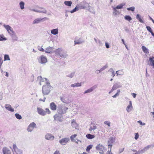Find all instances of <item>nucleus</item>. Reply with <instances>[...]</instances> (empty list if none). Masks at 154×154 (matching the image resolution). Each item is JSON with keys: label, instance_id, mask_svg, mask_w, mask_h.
<instances>
[{"label": "nucleus", "instance_id": "21", "mask_svg": "<svg viewBox=\"0 0 154 154\" xmlns=\"http://www.w3.org/2000/svg\"><path fill=\"white\" fill-rule=\"evenodd\" d=\"M133 106L132 104L131 101L129 102V104L128 105L126 108V110L128 112H130L132 110Z\"/></svg>", "mask_w": 154, "mask_h": 154}, {"label": "nucleus", "instance_id": "34", "mask_svg": "<svg viewBox=\"0 0 154 154\" xmlns=\"http://www.w3.org/2000/svg\"><path fill=\"white\" fill-rule=\"evenodd\" d=\"M79 9H80L79 8V6L77 5L70 12L71 13H73L76 11H78Z\"/></svg>", "mask_w": 154, "mask_h": 154}, {"label": "nucleus", "instance_id": "47", "mask_svg": "<svg viewBox=\"0 0 154 154\" xmlns=\"http://www.w3.org/2000/svg\"><path fill=\"white\" fill-rule=\"evenodd\" d=\"M15 116L16 117V118L17 119H22L21 116L18 113L15 114Z\"/></svg>", "mask_w": 154, "mask_h": 154}, {"label": "nucleus", "instance_id": "52", "mask_svg": "<svg viewBox=\"0 0 154 154\" xmlns=\"http://www.w3.org/2000/svg\"><path fill=\"white\" fill-rule=\"evenodd\" d=\"M104 124L110 127V122L109 121H105L104 122Z\"/></svg>", "mask_w": 154, "mask_h": 154}, {"label": "nucleus", "instance_id": "10", "mask_svg": "<svg viewBox=\"0 0 154 154\" xmlns=\"http://www.w3.org/2000/svg\"><path fill=\"white\" fill-rule=\"evenodd\" d=\"M3 26L7 30L8 33L9 34V35L14 32L13 30L11 27L9 25L4 24L3 25Z\"/></svg>", "mask_w": 154, "mask_h": 154}, {"label": "nucleus", "instance_id": "64", "mask_svg": "<svg viewBox=\"0 0 154 154\" xmlns=\"http://www.w3.org/2000/svg\"><path fill=\"white\" fill-rule=\"evenodd\" d=\"M107 154H112V153L111 152V150H108L107 152Z\"/></svg>", "mask_w": 154, "mask_h": 154}, {"label": "nucleus", "instance_id": "25", "mask_svg": "<svg viewBox=\"0 0 154 154\" xmlns=\"http://www.w3.org/2000/svg\"><path fill=\"white\" fill-rule=\"evenodd\" d=\"M3 152L4 154H10L11 151L9 149L6 147H5L3 148Z\"/></svg>", "mask_w": 154, "mask_h": 154}, {"label": "nucleus", "instance_id": "49", "mask_svg": "<svg viewBox=\"0 0 154 154\" xmlns=\"http://www.w3.org/2000/svg\"><path fill=\"white\" fill-rule=\"evenodd\" d=\"M134 9L135 7L134 6L127 8V10L128 11H134Z\"/></svg>", "mask_w": 154, "mask_h": 154}, {"label": "nucleus", "instance_id": "40", "mask_svg": "<svg viewBox=\"0 0 154 154\" xmlns=\"http://www.w3.org/2000/svg\"><path fill=\"white\" fill-rule=\"evenodd\" d=\"M142 49L144 53H149L148 49L144 46H143L142 47Z\"/></svg>", "mask_w": 154, "mask_h": 154}, {"label": "nucleus", "instance_id": "23", "mask_svg": "<svg viewBox=\"0 0 154 154\" xmlns=\"http://www.w3.org/2000/svg\"><path fill=\"white\" fill-rule=\"evenodd\" d=\"M60 100L62 101L64 103H69V100L68 99H66L65 96H64L61 97Z\"/></svg>", "mask_w": 154, "mask_h": 154}, {"label": "nucleus", "instance_id": "36", "mask_svg": "<svg viewBox=\"0 0 154 154\" xmlns=\"http://www.w3.org/2000/svg\"><path fill=\"white\" fill-rule=\"evenodd\" d=\"M154 147V145H148L144 148L145 151L148 150L149 148H153Z\"/></svg>", "mask_w": 154, "mask_h": 154}, {"label": "nucleus", "instance_id": "55", "mask_svg": "<svg viewBox=\"0 0 154 154\" xmlns=\"http://www.w3.org/2000/svg\"><path fill=\"white\" fill-rule=\"evenodd\" d=\"M137 122L140 124L142 125H145V124L144 123L142 122L141 121L139 120Z\"/></svg>", "mask_w": 154, "mask_h": 154}, {"label": "nucleus", "instance_id": "60", "mask_svg": "<svg viewBox=\"0 0 154 154\" xmlns=\"http://www.w3.org/2000/svg\"><path fill=\"white\" fill-rule=\"evenodd\" d=\"M105 46L107 48H109V46L108 43L106 42L105 43Z\"/></svg>", "mask_w": 154, "mask_h": 154}, {"label": "nucleus", "instance_id": "61", "mask_svg": "<svg viewBox=\"0 0 154 154\" xmlns=\"http://www.w3.org/2000/svg\"><path fill=\"white\" fill-rule=\"evenodd\" d=\"M124 148L122 149H120L119 150V152L120 153H121V152H122L124 150Z\"/></svg>", "mask_w": 154, "mask_h": 154}, {"label": "nucleus", "instance_id": "56", "mask_svg": "<svg viewBox=\"0 0 154 154\" xmlns=\"http://www.w3.org/2000/svg\"><path fill=\"white\" fill-rule=\"evenodd\" d=\"M3 93L0 92V100H2L3 99Z\"/></svg>", "mask_w": 154, "mask_h": 154}, {"label": "nucleus", "instance_id": "18", "mask_svg": "<svg viewBox=\"0 0 154 154\" xmlns=\"http://www.w3.org/2000/svg\"><path fill=\"white\" fill-rule=\"evenodd\" d=\"M115 139L112 137H111L109 139V140L108 141L107 144L109 147L110 146V149L111 148L112 146V144L113 143Z\"/></svg>", "mask_w": 154, "mask_h": 154}, {"label": "nucleus", "instance_id": "48", "mask_svg": "<svg viewBox=\"0 0 154 154\" xmlns=\"http://www.w3.org/2000/svg\"><path fill=\"white\" fill-rule=\"evenodd\" d=\"M92 146H93V145H90L88 146L87 147V149H86V151L88 152H89L90 150L92 148Z\"/></svg>", "mask_w": 154, "mask_h": 154}, {"label": "nucleus", "instance_id": "26", "mask_svg": "<svg viewBox=\"0 0 154 154\" xmlns=\"http://www.w3.org/2000/svg\"><path fill=\"white\" fill-rule=\"evenodd\" d=\"M136 18L141 23H143V18L141 16L138 14H137L136 15Z\"/></svg>", "mask_w": 154, "mask_h": 154}, {"label": "nucleus", "instance_id": "3", "mask_svg": "<svg viewBox=\"0 0 154 154\" xmlns=\"http://www.w3.org/2000/svg\"><path fill=\"white\" fill-rule=\"evenodd\" d=\"M54 52L56 55H59L61 58H65L68 56L67 51L61 48L57 49Z\"/></svg>", "mask_w": 154, "mask_h": 154}, {"label": "nucleus", "instance_id": "44", "mask_svg": "<svg viewBox=\"0 0 154 154\" xmlns=\"http://www.w3.org/2000/svg\"><path fill=\"white\" fill-rule=\"evenodd\" d=\"M75 73V72H73L71 73L70 74L66 75V76L70 78H73L74 76Z\"/></svg>", "mask_w": 154, "mask_h": 154}, {"label": "nucleus", "instance_id": "62", "mask_svg": "<svg viewBox=\"0 0 154 154\" xmlns=\"http://www.w3.org/2000/svg\"><path fill=\"white\" fill-rule=\"evenodd\" d=\"M3 63V61L2 60V58L0 56V64H2Z\"/></svg>", "mask_w": 154, "mask_h": 154}, {"label": "nucleus", "instance_id": "24", "mask_svg": "<svg viewBox=\"0 0 154 154\" xmlns=\"http://www.w3.org/2000/svg\"><path fill=\"white\" fill-rule=\"evenodd\" d=\"M121 86L119 83H116L114 85L112 88L114 90L118 88H121Z\"/></svg>", "mask_w": 154, "mask_h": 154}, {"label": "nucleus", "instance_id": "11", "mask_svg": "<svg viewBox=\"0 0 154 154\" xmlns=\"http://www.w3.org/2000/svg\"><path fill=\"white\" fill-rule=\"evenodd\" d=\"M38 62L41 64H44L47 62V59L46 57L44 55H41L39 57Z\"/></svg>", "mask_w": 154, "mask_h": 154}, {"label": "nucleus", "instance_id": "43", "mask_svg": "<svg viewBox=\"0 0 154 154\" xmlns=\"http://www.w3.org/2000/svg\"><path fill=\"white\" fill-rule=\"evenodd\" d=\"M97 128V126L96 125H91L90 126L89 130V131H91L92 130H94L96 129Z\"/></svg>", "mask_w": 154, "mask_h": 154}, {"label": "nucleus", "instance_id": "5", "mask_svg": "<svg viewBox=\"0 0 154 154\" xmlns=\"http://www.w3.org/2000/svg\"><path fill=\"white\" fill-rule=\"evenodd\" d=\"M45 110V111L40 107H38L37 108L38 113L41 116H44L46 115V113L49 114L51 113V111L48 108H46Z\"/></svg>", "mask_w": 154, "mask_h": 154}, {"label": "nucleus", "instance_id": "53", "mask_svg": "<svg viewBox=\"0 0 154 154\" xmlns=\"http://www.w3.org/2000/svg\"><path fill=\"white\" fill-rule=\"evenodd\" d=\"M139 135L138 134V133H137L135 134V137H134V139L135 140H137L139 137Z\"/></svg>", "mask_w": 154, "mask_h": 154}, {"label": "nucleus", "instance_id": "50", "mask_svg": "<svg viewBox=\"0 0 154 154\" xmlns=\"http://www.w3.org/2000/svg\"><path fill=\"white\" fill-rule=\"evenodd\" d=\"M116 75L117 76L118 75H122L123 74L122 72L120 71H116Z\"/></svg>", "mask_w": 154, "mask_h": 154}, {"label": "nucleus", "instance_id": "16", "mask_svg": "<svg viewBox=\"0 0 154 154\" xmlns=\"http://www.w3.org/2000/svg\"><path fill=\"white\" fill-rule=\"evenodd\" d=\"M45 138L47 140H52L54 139V137L51 134L47 133L45 135Z\"/></svg>", "mask_w": 154, "mask_h": 154}, {"label": "nucleus", "instance_id": "29", "mask_svg": "<svg viewBox=\"0 0 154 154\" xmlns=\"http://www.w3.org/2000/svg\"><path fill=\"white\" fill-rule=\"evenodd\" d=\"M82 82H78L77 83H75L74 84H72L70 85V86L73 87H80L82 85Z\"/></svg>", "mask_w": 154, "mask_h": 154}, {"label": "nucleus", "instance_id": "45", "mask_svg": "<svg viewBox=\"0 0 154 154\" xmlns=\"http://www.w3.org/2000/svg\"><path fill=\"white\" fill-rule=\"evenodd\" d=\"M4 61L10 60V59L9 55L8 54H5L4 56Z\"/></svg>", "mask_w": 154, "mask_h": 154}, {"label": "nucleus", "instance_id": "22", "mask_svg": "<svg viewBox=\"0 0 154 154\" xmlns=\"http://www.w3.org/2000/svg\"><path fill=\"white\" fill-rule=\"evenodd\" d=\"M50 106L51 109L53 111H55L57 109V105L54 102L51 103Z\"/></svg>", "mask_w": 154, "mask_h": 154}, {"label": "nucleus", "instance_id": "51", "mask_svg": "<svg viewBox=\"0 0 154 154\" xmlns=\"http://www.w3.org/2000/svg\"><path fill=\"white\" fill-rule=\"evenodd\" d=\"M42 47H40V46H38L37 48L38 50L41 51H44V49L42 48Z\"/></svg>", "mask_w": 154, "mask_h": 154}, {"label": "nucleus", "instance_id": "6", "mask_svg": "<svg viewBox=\"0 0 154 154\" xmlns=\"http://www.w3.org/2000/svg\"><path fill=\"white\" fill-rule=\"evenodd\" d=\"M96 149L97 152L101 154H103V153L106 151L105 147L101 144H99L96 146Z\"/></svg>", "mask_w": 154, "mask_h": 154}, {"label": "nucleus", "instance_id": "57", "mask_svg": "<svg viewBox=\"0 0 154 154\" xmlns=\"http://www.w3.org/2000/svg\"><path fill=\"white\" fill-rule=\"evenodd\" d=\"M140 151L141 154H143V153H144L146 152L144 148L140 150Z\"/></svg>", "mask_w": 154, "mask_h": 154}, {"label": "nucleus", "instance_id": "32", "mask_svg": "<svg viewBox=\"0 0 154 154\" xmlns=\"http://www.w3.org/2000/svg\"><path fill=\"white\" fill-rule=\"evenodd\" d=\"M150 61V64L151 66H153V68H154V57H150L149 59Z\"/></svg>", "mask_w": 154, "mask_h": 154}, {"label": "nucleus", "instance_id": "4", "mask_svg": "<svg viewBox=\"0 0 154 154\" xmlns=\"http://www.w3.org/2000/svg\"><path fill=\"white\" fill-rule=\"evenodd\" d=\"M78 5L79 6V8L80 9H86L90 12L91 7L89 5V3H88L86 2V1H84L82 2L79 3Z\"/></svg>", "mask_w": 154, "mask_h": 154}, {"label": "nucleus", "instance_id": "59", "mask_svg": "<svg viewBox=\"0 0 154 154\" xmlns=\"http://www.w3.org/2000/svg\"><path fill=\"white\" fill-rule=\"evenodd\" d=\"M53 154H60V153L59 151L57 150L54 152Z\"/></svg>", "mask_w": 154, "mask_h": 154}, {"label": "nucleus", "instance_id": "63", "mask_svg": "<svg viewBox=\"0 0 154 154\" xmlns=\"http://www.w3.org/2000/svg\"><path fill=\"white\" fill-rule=\"evenodd\" d=\"M109 71L110 72L112 73H113V72H114V71L112 68H111L109 70Z\"/></svg>", "mask_w": 154, "mask_h": 154}, {"label": "nucleus", "instance_id": "27", "mask_svg": "<svg viewBox=\"0 0 154 154\" xmlns=\"http://www.w3.org/2000/svg\"><path fill=\"white\" fill-rule=\"evenodd\" d=\"M113 10V11L112 13L114 15H117L120 14V12L118 10H117V8H116V7H112Z\"/></svg>", "mask_w": 154, "mask_h": 154}, {"label": "nucleus", "instance_id": "31", "mask_svg": "<svg viewBox=\"0 0 154 154\" xmlns=\"http://www.w3.org/2000/svg\"><path fill=\"white\" fill-rule=\"evenodd\" d=\"M108 67V66L107 65H106L102 67L101 68L100 70H98L96 71V72H98V73H100L101 72L103 71L105 69H106Z\"/></svg>", "mask_w": 154, "mask_h": 154}, {"label": "nucleus", "instance_id": "12", "mask_svg": "<svg viewBox=\"0 0 154 154\" xmlns=\"http://www.w3.org/2000/svg\"><path fill=\"white\" fill-rule=\"evenodd\" d=\"M70 139L69 137L63 138L59 140V143L62 145H66L69 141Z\"/></svg>", "mask_w": 154, "mask_h": 154}, {"label": "nucleus", "instance_id": "15", "mask_svg": "<svg viewBox=\"0 0 154 154\" xmlns=\"http://www.w3.org/2000/svg\"><path fill=\"white\" fill-rule=\"evenodd\" d=\"M97 87V85H95L91 87L89 89L85 91L84 92V94H85L87 93H88L92 92L94 90H95Z\"/></svg>", "mask_w": 154, "mask_h": 154}, {"label": "nucleus", "instance_id": "39", "mask_svg": "<svg viewBox=\"0 0 154 154\" xmlns=\"http://www.w3.org/2000/svg\"><path fill=\"white\" fill-rule=\"evenodd\" d=\"M86 137L88 139H91L94 138L95 137V136L93 135H92L91 134H87L86 135Z\"/></svg>", "mask_w": 154, "mask_h": 154}, {"label": "nucleus", "instance_id": "38", "mask_svg": "<svg viewBox=\"0 0 154 154\" xmlns=\"http://www.w3.org/2000/svg\"><path fill=\"white\" fill-rule=\"evenodd\" d=\"M125 5V3H122L119 5H118L116 7V8L117 9H120L123 8V7Z\"/></svg>", "mask_w": 154, "mask_h": 154}, {"label": "nucleus", "instance_id": "46", "mask_svg": "<svg viewBox=\"0 0 154 154\" xmlns=\"http://www.w3.org/2000/svg\"><path fill=\"white\" fill-rule=\"evenodd\" d=\"M125 19L127 20L128 21H130V20H131L132 19L131 17L129 15H126L125 17Z\"/></svg>", "mask_w": 154, "mask_h": 154}, {"label": "nucleus", "instance_id": "41", "mask_svg": "<svg viewBox=\"0 0 154 154\" xmlns=\"http://www.w3.org/2000/svg\"><path fill=\"white\" fill-rule=\"evenodd\" d=\"M71 125L72 126L75 128H76L77 127L78 125L75 122L74 120H73L72 122L71 123Z\"/></svg>", "mask_w": 154, "mask_h": 154}, {"label": "nucleus", "instance_id": "33", "mask_svg": "<svg viewBox=\"0 0 154 154\" xmlns=\"http://www.w3.org/2000/svg\"><path fill=\"white\" fill-rule=\"evenodd\" d=\"M20 9L23 10L24 9L25 3L23 1H21L19 4Z\"/></svg>", "mask_w": 154, "mask_h": 154}, {"label": "nucleus", "instance_id": "30", "mask_svg": "<svg viewBox=\"0 0 154 154\" xmlns=\"http://www.w3.org/2000/svg\"><path fill=\"white\" fill-rule=\"evenodd\" d=\"M45 78H42V76H38V80L39 81V84L41 85H42L41 82H45Z\"/></svg>", "mask_w": 154, "mask_h": 154}, {"label": "nucleus", "instance_id": "42", "mask_svg": "<svg viewBox=\"0 0 154 154\" xmlns=\"http://www.w3.org/2000/svg\"><path fill=\"white\" fill-rule=\"evenodd\" d=\"M77 136L76 134H74L72 135L70 137V138L72 141L75 142V140L74 139V138H75Z\"/></svg>", "mask_w": 154, "mask_h": 154}, {"label": "nucleus", "instance_id": "7", "mask_svg": "<svg viewBox=\"0 0 154 154\" xmlns=\"http://www.w3.org/2000/svg\"><path fill=\"white\" fill-rule=\"evenodd\" d=\"M13 154H23V151L18 149L15 144H14L13 145Z\"/></svg>", "mask_w": 154, "mask_h": 154}, {"label": "nucleus", "instance_id": "19", "mask_svg": "<svg viewBox=\"0 0 154 154\" xmlns=\"http://www.w3.org/2000/svg\"><path fill=\"white\" fill-rule=\"evenodd\" d=\"M5 107L6 109L9 111L11 112H13L14 111V109L11 107V106L9 104H5Z\"/></svg>", "mask_w": 154, "mask_h": 154}, {"label": "nucleus", "instance_id": "54", "mask_svg": "<svg viewBox=\"0 0 154 154\" xmlns=\"http://www.w3.org/2000/svg\"><path fill=\"white\" fill-rule=\"evenodd\" d=\"M146 28L147 30H148L149 32H151L152 31L151 27L149 26H146Z\"/></svg>", "mask_w": 154, "mask_h": 154}, {"label": "nucleus", "instance_id": "28", "mask_svg": "<svg viewBox=\"0 0 154 154\" xmlns=\"http://www.w3.org/2000/svg\"><path fill=\"white\" fill-rule=\"evenodd\" d=\"M51 32L54 35H56L58 33V29L57 28L53 29L51 30Z\"/></svg>", "mask_w": 154, "mask_h": 154}, {"label": "nucleus", "instance_id": "20", "mask_svg": "<svg viewBox=\"0 0 154 154\" xmlns=\"http://www.w3.org/2000/svg\"><path fill=\"white\" fill-rule=\"evenodd\" d=\"M54 49L53 47L49 46L45 49L44 51L46 53L51 54L53 52V50Z\"/></svg>", "mask_w": 154, "mask_h": 154}, {"label": "nucleus", "instance_id": "8", "mask_svg": "<svg viewBox=\"0 0 154 154\" xmlns=\"http://www.w3.org/2000/svg\"><path fill=\"white\" fill-rule=\"evenodd\" d=\"M38 8L41 9V10H36L34 9H32L31 8H29V10L30 11H33L38 13H43L45 14L47 13V11L45 8L40 7H39Z\"/></svg>", "mask_w": 154, "mask_h": 154}, {"label": "nucleus", "instance_id": "1", "mask_svg": "<svg viewBox=\"0 0 154 154\" xmlns=\"http://www.w3.org/2000/svg\"><path fill=\"white\" fill-rule=\"evenodd\" d=\"M45 79L46 85H43L42 88V91L43 95H48L50 93L52 88L49 81L46 78Z\"/></svg>", "mask_w": 154, "mask_h": 154}, {"label": "nucleus", "instance_id": "14", "mask_svg": "<svg viewBox=\"0 0 154 154\" xmlns=\"http://www.w3.org/2000/svg\"><path fill=\"white\" fill-rule=\"evenodd\" d=\"M54 119L55 120L61 122L63 121V117L62 116L59 115L58 114H56L54 116Z\"/></svg>", "mask_w": 154, "mask_h": 154}, {"label": "nucleus", "instance_id": "2", "mask_svg": "<svg viewBox=\"0 0 154 154\" xmlns=\"http://www.w3.org/2000/svg\"><path fill=\"white\" fill-rule=\"evenodd\" d=\"M68 109V107L65 104H60L57 106V111L59 114L63 115L65 114Z\"/></svg>", "mask_w": 154, "mask_h": 154}, {"label": "nucleus", "instance_id": "9", "mask_svg": "<svg viewBox=\"0 0 154 154\" xmlns=\"http://www.w3.org/2000/svg\"><path fill=\"white\" fill-rule=\"evenodd\" d=\"M48 19L47 17H44L42 18H36L33 20L32 23L33 24L39 23Z\"/></svg>", "mask_w": 154, "mask_h": 154}, {"label": "nucleus", "instance_id": "37", "mask_svg": "<svg viewBox=\"0 0 154 154\" xmlns=\"http://www.w3.org/2000/svg\"><path fill=\"white\" fill-rule=\"evenodd\" d=\"M7 39V38L5 37L3 34H0V41H5Z\"/></svg>", "mask_w": 154, "mask_h": 154}, {"label": "nucleus", "instance_id": "58", "mask_svg": "<svg viewBox=\"0 0 154 154\" xmlns=\"http://www.w3.org/2000/svg\"><path fill=\"white\" fill-rule=\"evenodd\" d=\"M119 94H118V93H116V94L112 96V97L114 98H116L117 97L119 96Z\"/></svg>", "mask_w": 154, "mask_h": 154}, {"label": "nucleus", "instance_id": "35", "mask_svg": "<svg viewBox=\"0 0 154 154\" xmlns=\"http://www.w3.org/2000/svg\"><path fill=\"white\" fill-rule=\"evenodd\" d=\"M72 2L70 1H66L64 2V4L67 6L70 7L71 6Z\"/></svg>", "mask_w": 154, "mask_h": 154}, {"label": "nucleus", "instance_id": "13", "mask_svg": "<svg viewBox=\"0 0 154 154\" xmlns=\"http://www.w3.org/2000/svg\"><path fill=\"white\" fill-rule=\"evenodd\" d=\"M36 127V124L34 122H32L28 126L27 128V130L29 132H31L32 131L33 128L35 127Z\"/></svg>", "mask_w": 154, "mask_h": 154}, {"label": "nucleus", "instance_id": "17", "mask_svg": "<svg viewBox=\"0 0 154 154\" xmlns=\"http://www.w3.org/2000/svg\"><path fill=\"white\" fill-rule=\"evenodd\" d=\"M11 37L13 41H17L18 40V37L14 32L9 35Z\"/></svg>", "mask_w": 154, "mask_h": 154}]
</instances>
